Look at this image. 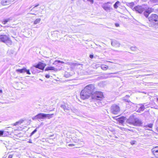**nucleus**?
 I'll return each mask as SVG.
<instances>
[{"label": "nucleus", "instance_id": "nucleus-1", "mask_svg": "<svg viewBox=\"0 0 158 158\" xmlns=\"http://www.w3.org/2000/svg\"><path fill=\"white\" fill-rule=\"evenodd\" d=\"M0 41L5 43L8 46L11 45L12 43V42L10 38L5 35L0 36Z\"/></svg>", "mask_w": 158, "mask_h": 158}, {"label": "nucleus", "instance_id": "nucleus-2", "mask_svg": "<svg viewBox=\"0 0 158 158\" xmlns=\"http://www.w3.org/2000/svg\"><path fill=\"white\" fill-rule=\"evenodd\" d=\"M91 97L92 99L95 100L101 101L104 98V95L101 92H96L92 94Z\"/></svg>", "mask_w": 158, "mask_h": 158}, {"label": "nucleus", "instance_id": "nucleus-3", "mask_svg": "<svg viewBox=\"0 0 158 158\" xmlns=\"http://www.w3.org/2000/svg\"><path fill=\"white\" fill-rule=\"evenodd\" d=\"M148 20L153 25L158 24V15L156 14H152L148 18Z\"/></svg>", "mask_w": 158, "mask_h": 158}, {"label": "nucleus", "instance_id": "nucleus-4", "mask_svg": "<svg viewBox=\"0 0 158 158\" xmlns=\"http://www.w3.org/2000/svg\"><path fill=\"white\" fill-rule=\"evenodd\" d=\"M91 95L92 96V94L90 93L84 89L81 91L80 93L81 97L83 99H87Z\"/></svg>", "mask_w": 158, "mask_h": 158}, {"label": "nucleus", "instance_id": "nucleus-5", "mask_svg": "<svg viewBox=\"0 0 158 158\" xmlns=\"http://www.w3.org/2000/svg\"><path fill=\"white\" fill-rule=\"evenodd\" d=\"M112 3L110 2H108L102 4V8L106 11L110 12L112 10L111 6Z\"/></svg>", "mask_w": 158, "mask_h": 158}, {"label": "nucleus", "instance_id": "nucleus-6", "mask_svg": "<svg viewBox=\"0 0 158 158\" xmlns=\"http://www.w3.org/2000/svg\"><path fill=\"white\" fill-rule=\"evenodd\" d=\"M94 89L95 87L94 85L89 84L86 86L83 89L86 90L87 91H88L92 95Z\"/></svg>", "mask_w": 158, "mask_h": 158}, {"label": "nucleus", "instance_id": "nucleus-7", "mask_svg": "<svg viewBox=\"0 0 158 158\" xmlns=\"http://www.w3.org/2000/svg\"><path fill=\"white\" fill-rule=\"evenodd\" d=\"M120 110V109L119 106L116 105H113L111 107V111L113 114H118Z\"/></svg>", "mask_w": 158, "mask_h": 158}, {"label": "nucleus", "instance_id": "nucleus-8", "mask_svg": "<svg viewBox=\"0 0 158 158\" xmlns=\"http://www.w3.org/2000/svg\"><path fill=\"white\" fill-rule=\"evenodd\" d=\"M146 6L145 5L138 6L135 7L133 10L139 13H141L145 10Z\"/></svg>", "mask_w": 158, "mask_h": 158}, {"label": "nucleus", "instance_id": "nucleus-9", "mask_svg": "<svg viewBox=\"0 0 158 158\" xmlns=\"http://www.w3.org/2000/svg\"><path fill=\"white\" fill-rule=\"evenodd\" d=\"M152 152L156 158H158V146L153 148L152 149Z\"/></svg>", "mask_w": 158, "mask_h": 158}, {"label": "nucleus", "instance_id": "nucleus-10", "mask_svg": "<svg viewBox=\"0 0 158 158\" xmlns=\"http://www.w3.org/2000/svg\"><path fill=\"white\" fill-rule=\"evenodd\" d=\"M46 65L45 64L40 62L34 66L36 68H38L41 70H43L45 66Z\"/></svg>", "mask_w": 158, "mask_h": 158}, {"label": "nucleus", "instance_id": "nucleus-11", "mask_svg": "<svg viewBox=\"0 0 158 158\" xmlns=\"http://www.w3.org/2000/svg\"><path fill=\"white\" fill-rule=\"evenodd\" d=\"M15 0H1V3L3 5H8Z\"/></svg>", "mask_w": 158, "mask_h": 158}, {"label": "nucleus", "instance_id": "nucleus-12", "mask_svg": "<svg viewBox=\"0 0 158 158\" xmlns=\"http://www.w3.org/2000/svg\"><path fill=\"white\" fill-rule=\"evenodd\" d=\"M131 123H133V125L135 126H139L141 124V121L137 118H135L134 119V122Z\"/></svg>", "mask_w": 158, "mask_h": 158}, {"label": "nucleus", "instance_id": "nucleus-13", "mask_svg": "<svg viewBox=\"0 0 158 158\" xmlns=\"http://www.w3.org/2000/svg\"><path fill=\"white\" fill-rule=\"evenodd\" d=\"M111 44L112 46L116 47H119L120 46V43L116 41H113L111 42Z\"/></svg>", "mask_w": 158, "mask_h": 158}, {"label": "nucleus", "instance_id": "nucleus-14", "mask_svg": "<svg viewBox=\"0 0 158 158\" xmlns=\"http://www.w3.org/2000/svg\"><path fill=\"white\" fill-rule=\"evenodd\" d=\"M126 120V117H123L120 118H118V121L119 123H123Z\"/></svg>", "mask_w": 158, "mask_h": 158}, {"label": "nucleus", "instance_id": "nucleus-15", "mask_svg": "<svg viewBox=\"0 0 158 158\" xmlns=\"http://www.w3.org/2000/svg\"><path fill=\"white\" fill-rule=\"evenodd\" d=\"M135 118L133 116H131L127 120V121L129 123L133 125V123L131 122H134V119H135Z\"/></svg>", "mask_w": 158, "mask_h": 158}, {"label": "nucleus", "instance_id": "nucleus-16", "mask_svg": "<svg viewBox=\"0 0 158 158\" xmlns=\"http://www.w3.org/2000/svg\"><path fill=\"white\" fill-rule=\"evenodd\" d=\"M37 115L38 119H44L45 118L44 114V113H40L38 114Z\"/></svg>", "mask_w": 158, "mask_h": 158}, {"label": "nucleus", "instance_id": "nucleus-17", "mask_svg": "<svg viewBox=\"0 0 158 158\" xmlns=\"http://www.w3.org/2000/svg\"><path fill=\"white\" fill-rule=\"evenodd\" d=\"M48 70H54L56 71V69L54 67L52 66H49L47 67L45 69V71H48Z\"/></svg>", "mask_w": 158, "mask_h": 158}, {"label": "nucleus", "instance_id": "nucleus-18", "mask_svg": "<svg viewBox=\"0 0 158 158\" xmlns=\"http://www.w3.org/2000/svg\"><path fill=\"white\" fill-rule=\"evenodd\" d=\"M66 106L65 105H61L60 107L61 108L63 109L64 111L67 112L70 110V107H68L66 109H65Z\"/></svg>", "mask_w": 158, "mask_h": 158}, {"label": "nucleus", "instance_id": "nucleus-19", "mask_svg": "<svg viewBox=\"0 0 158 158\" xmlns=\"http://www.w3.org/2000/svg\"><path fill=\"white\" fill-rule=\"evenodd\" d=\"M26 71V68H24L21 69H16V71L18 73H23L25 72Z\"/></svg>", "mask_w": 158, "mask_h": 158}, {"label": "nucleus", "instance_id": "nucleus-20", "mask_svg": "<svg viewBox=\"0 0 158 158\" xmlns=\"http://www.w3.org/2000/svg\"><path fill=\"white\" fill-rule=\"evenodd\" d=\"M41 21V19L40 18H38L35 19L34 20L33 24L34 25H37L39 24Z\"/></svg>", "mask_w": 158, "mask_h": 158}, {"label": "nucleus", "instance_id": "nucleus-21", "mask_svg": "<svg viewBox=\"0 0 158 158\" xmlns=\"http://www.w3.org/2000/svg\"><path fill=\"white\" fill-rule=\"evenodd\" d=\"M144 109V106H143L142 104H141L139 109L137 110V112H140L141 111H143Z\"/></svg>", "mask_w": 158, "mask_h": 158}, {"label": "nucleus", "instance_id": "nucleus-22", "mask_svg": "<svg viewBox=\"0 0 158 158\" xmlns=\"http://www.w3.org/2000/svg\"><path fill=\"white\" fill-rule=\"evenodd\" d=\"M53 114H44L45 118H50L52 117Z\"/></svg>", "mask_w": 158, "mask_h": 158}, {"label": "nucleus", "instance_id": "nucleus-23", "mask_svg": "<svg viewBox=\"0 0 158 158\" xmlns=\"http://www.w3.org/2000/svg\"><path fill=\"white\" fill-rule=\"evenodd\" d=\"M108 66L106 65L102 64L101 65V68L103 70H106L108 68Z\"/></svg>", "mask_w": 158, "mask_h": 158}, {"label": "nucleus", "instance_id": "nucleus-24", "mask_svg": "<svg viewBox=\"0 0 158 158\" xmlns=\"http://www.w3.org/2000/svg\"><path fill=\"white\" fill-rule=\"evenodd\" d=\"M23 120H20L19 121L17 122H16L14 124V125L16 126L19 124H20L23 123Z\"/></svg>", "mask_w": 158, "mask_h": 158}, {"label": "nucleus", "instance_id": "nucleus-25", "mask_svg": "<svg viewBox=\"0 0 158 158\" xmlns=\"http://www.w3.org/2000/svg\"><path fill=\"white\" fill-rule=\"evenodd\" d=\"M145 10H146L147 11V12L149 14H150L152 11H153V9L151 8H149L147 9H145Z\"/></svg>", "mask_w": 158, "mask_h": 158}, {"label": "nucleus", "instance_id": "nucleus-26", "mask_svg": "<svg viewBox=\"0 0 158 158\" xmlns=\"http://www.w3.org/2000/svg\"><path fill=\"white\" fill-rule=\"evenodd\" d=\"M11 20L10 18H8L7 19H4L2 22V23H3L4 24L6 23H7L9 22L10 20Z\"/></svg>", "mask_w": 158, "mask_h": 158}, {"label": "nucleus", "instance_id": "nucleus-27", "mask_svg": "<svg viewBox=\"0 0 158 158\" xmlns=\"http://www.w3.org/2000/svg\"><path fill=\"white\" fill-rule=\"evenodd\" d=\"M119 1H117L116 2L115 4L114 5V6L115 8H117L118 7V5H119Z\"/></svg>", "mask_w": 158, "mask_h": 158}, {"label": "nucleus", "instance_id": "nucleus-28", "mask_svg": "<svg viewBox=\"0 0 158 158\" xmlns=\"http://www.w3.org/2000/svg\"><path fill=\"white\" fill-rule=\"evenodd\" d=\"M152 126H153L152 124H150L146 126L145 127L147 129H148V130H150V129H148L147 127H148L150 128H151L152 127Z\"/></svg>", "mask_w": 158, "mask_h": 158}, {"label": "nucleus", "instance_id": "nucleus-29", "mask_svg": "<svg viewBox=\"0 0 158 158\" xmlns=\"http://www.w3.org/2000/svg\"><path fill=\"white\" fill-rule=\"evenodd\" d=\"M142 105L143 106H144V108H145L149 107L151 106V105L150 104H148V103H144Z\"/></svg>", "mask_w": 158, "mask_h": 158}, {"label": "nucleus", "instance_id": "nucleus-30", "mask_svg": "<svg viewBox=\"0 0 158 158\" xmlns=\"http://www.w3.org/2000/svg\"><path fill=\"white\" fill-rule=\"evenodd\" d=\"M134 5V4L133 2L128 3L127 4V5L131 8H132L133 7Z\"/></svg>", "mask_w": 158, "mask_h": 158}, {"label": "nucleus", "instance_id": "nucleus-31", "mask_svg": "<svg viewBox=\"0 0 158 158\" xmlns=\"http://www.w3.org/2000/svg\"><path fill=\"white\" fill-rule=\"evenodd\" d=\"M59 63H64V62L63 61H61L60 60H58V61H55L54 62V64H57Z\"/></svg>", "mask_w": 158, "mask_h": 158}, {"label": "nucleus", "instance_id": "nucleus-32", "mask_svg": "<svg viewBox=\"0 0 158 158\" xmlns=\"http://www.w3.org/2000/svg\"><path fill=\"white\" fill-rule=\"evenodd\" d=\"M64 76L66 77H68L71 76V75L68 73L66 72L64 74Z\"/></svg>", "mask_w": 158, "mask_h": 158}, {"label": "nucleus", "instance_id": "nucleus-33", "mask_svg": "<svg viewBox=\"0 0 158 158\" xmlns=\"http://www.w3.org/2000/svg\"><path fill=\"white\" fill-rule=\"evenodd\" d=\"M143 14L146 17H147L148 16L149 14L147 12V11L146 10L144 12Z\"/></svg>", "mask_w": 158, "mask_h": 158}, {"label": "nucleus", "instance_id": "nucleus-34", "mask_svg": "<svg viewBox=\"0 0 158 158\" xmlns=\"http://www.w3.org/2000/svg\"><path fill=\"white\" fill-rule=\"evenodd\" d=\"M131 49L133 51H135L137 49L135 47H132L131 48Z\"/></svg>", "mask_w": 158, "mask_h": 158}, {"label": "nucleus", "instance_id": "nucleus-35", "mask_svg": "<svg viewBox=\"0 0 158 158\" xmlns=\"http://www.w3.org/2000/svg\"><path fill=\"white\" fill-rule=\"evenodd\" d=\"M32 119L33 120H36V119H38V118L37 115L35 116L34 117H33L32 118Z\"/></svg>", "mask_w": 158, "mask_h": 158}, {"label": "nucleus", "instance_id": "nucleus-36", "mask_svg": "<svg viewBox=\"0 0 158 158\" xmlns=\"http://www.w3.org/2000/svg\"><path fill=\"white\" fill-rule=\"evenodd\" d=\"M87 1L89 2L91 4H92L94 2V0H87Z\"/></svg>", "mask_w": 158, "mask_h": 158}, {"label": "nucleus", "instance_id": "nucleus-37", "mask_svg": "<svg viewBox=\"0 0 158 158\" xmlns=\"http://www.w3.org/2000/svg\"><path fill=\"white\" fill-rule=\"evenodd\" d=\"M25 72H26L27 73V74H31V73H30V71H29V70H27L26 69V71H25Z\"/></svg>", "mask_w": 158, "mask_h": 158}, {"label": "nucleus", "instance_id": "nucleus-38", "mask_svg": "<svg viewBox=\"0 0 158 158\" xmlns=\"http://www.w3.org/2000/svg\"><path fill=\"white\" fill-rule=\"evenodd\" d=\"M37 131L36 129H35L32 132L31 134V135H32L33 134H34L35 132H36Z\"/></svg>", "mask_w": 158, "mask_h": 158}, {"label": "nucleus", "instance_id": "nucleus-39", "mask_svg": "<svg viewBox=\"0 0 158 158\" xmlns=\"http://www.w3.org/2000/svg\"><path fill=\"white\" fill-rule=\"evenodd\" d=\"M4 131H0V136L3 135Z\"/></svg>", "mask_w": 158, "mask_h": 158}, {"label": "nucleus", "instance_id": "nucleus-40", "mask_svg": "<svg viewBox=\"0 0 158 158\" xmlns=\"http://www.w3.org/2000/svg\"><path fill=\"white\" fill-rule=\"evenodd\" d=\"M135 142H136V141H131L130 143L132 145H133L134 144H135Z\"/></svg>", "mask_w": 158, "mask_h": 158}, {"label": "nucleus", "instance_id": "nucleus-41", "mask_svg": "<svg viewBox=\"0 0 158 158\" xmlns=\"http://www.w3.org/2000/svg\"><path fill=\"white\" fill-rule=\"evenodd\" d=\"M45 77L47 78H48L50 77V75L49 74H46L45 76Z\"/></svg>", "mask_w": 158, "mask_h": 158}, {"label": "nucleus", "instance_id": "nucleus-42", "mask_svg": "<svg viewBox=\"0 0 158 158\" xmlns=\"http://www.w3.org/2000/svg\"><path fill=\"white\" fill-rule=\"evenodd\" d=\"M39 6V4H36L35 5V6L33 7V9L35 8L36 7L38 6Z\"/></svg>", "mask_w": 158, "mask_h": 158}, {"label": "nucleus", "instance_id": "nucleus-43", "mask_svg": "<svg viewBox=\"0 0 158 158\" xmlns=\"http://www.w3.org/2000/svg\"><path fill=\"white\" fill-rule=\"evenodd\" d=\"M13 155H9L8 158H12Z\"/></svg>", "mask_w": 158, "mask_h": 158}, {"label": "nucleus", "instance_id": "nucleus-44", "mask_svg": "<svg viewBox=\"0 0 158 158\" xmlns=\"http://www.w3.org/2000/svg\"><path fill=\"white\" fill-rule=\"evenodd\" d=\"M154 2H158V0H151Z\"/></svg>", "mask_w": 158, "mask_h": 158}, {"label": "nucleus", "instance_id": "nucleus-45", "mask_svg": "<svg viewBox=\"0 0 158 158\" xmlns=\"http://www.w3.org/2000/svg\"><path fill=\"white\" fill-rule=\"evenodd\" d=\"M89 57L90 58L92 59L93 58V55H90L89 56Z\"/></svg>", "mask_w": 158, "mask_h": 158}, {"label": "nucleus", "instance_id": "nucleus-46", "mask_svg": "<svg viewBox=\"0 0 158 158\" xmlns=\"http://www.w3.org/2000/svg\"><path fill=\"white\" fill-rule=\"evenodd\" d=\"M28 143H32V141L30 139L29 141H28Z\"/></svg>", "mask_w": 158, "mask_h": 158}, {"label": "nucleus", "instance_id": "nucleus-47", "mask_svg": "<svg viewBox=\"0 0 158 158\" xmlns=\"http://www.w3.org/2000/svg\"><path fill=\"white\" fill-rule=\"evenodd\" d=\"M123 99L126 102H129V101L127 99Z\"/></svg>", "mask_w": 158, "mask_h": 158}, {"label": "nucleus", "instance_id": "nucleus-48", "mask_svg": "<svg viewBox=\"0 0 158 158\" xmlns=\"http://www.w3.org/2000/svg\"><path fill=\"white\" fill-rule=\"evenodd\" d=\"M73 145H74L73 144H69V146H73Z\"/></svg>", "mask_w": 158, "mask_h": 158}, {"label": "nucleus", "instance_id": "nucleus-49", "mask_svg": "<svg viewBox=\"0 0 158 158\" xmlns=\"http://www.w3.org/2000/svg\"><path fill=\"white\" fill-rule=\"evenodd\" d=\"M115 26L116 27H118L119 26V25L118 24L116 23V24H115Z\"/></svg>", "mask_w": 158, "mask_h": 158}, {"label": "nucleus", "instance_id": "nucleus-50", "mask_svg": "<svg viewBox=\"0 0 158 158\" xmlns=\"http://www.w3.org/2000/svg\"><path fill=\"white\" fill-rule=\"evenodd\" d=\"M2 93V90L1 89H0V93Z\"/></svg>", "mask_w": 158, "mask_h": 158}, {"label": "nucleus", "instance_id": "nucleus-51", "mask_svg": "<svg viewBox=\"0 0 158 158\" xmlns=\"http://www.w3.org/2000/svg\"><path fill=\"white\" fill-rule=\"evenodd\" d=\"M156 102L158 104V99H157L156 100Z\"/></svg>", "mask_w": 158, "mask_h": 158}, {"label": "nucleus", "instance_id": "nucleus-52", "mask_svg": "<svg viewBox=\"0 0 158 158\" xmlns=\"http://www.w3.org/2000/svg\"><path fill=\"white\" fill-rule=\"evenodd\" d=\"M154 108H156V106H154Z\"/></svg>", "mask_w": 158, "mask_h": 158}, {"label": "nucleus", "instance_id": "nucleus-53", "mask_svg": "<svg viewBox=\"0 0 158 158\" xmlns=\"http://www.w3.org/2000/svg\"><path fill=\"white\" fill-rule=\"evenodd\" d=\"M157 131H158V128H157Z\"/></svg>", "mask_w": 158, "mask_h": 158}, {"label": "nucleus", "instance_id": "nucleus-54", "mask_svg": "<svg viewBox=\"0 0 158 158\" xmlns=\"http://www.w3.org/2000/svg\"><path fill=\"white\" fill-rule=\"evenodd\" d=\"M67 107L66 106L65 109H66Z\"/></svg>", "mask_w": 158, "mask_h": 158}]
</instances>
